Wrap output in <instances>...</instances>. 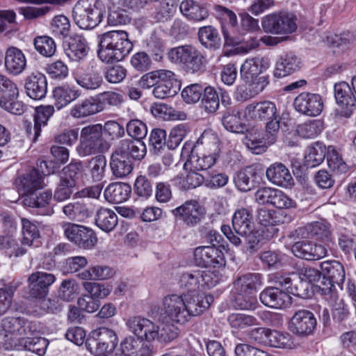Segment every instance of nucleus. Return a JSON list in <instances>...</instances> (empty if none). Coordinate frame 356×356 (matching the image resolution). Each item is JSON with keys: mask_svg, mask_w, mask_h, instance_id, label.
Masks as SVG:
<instances>
[{"mask_svg": "<svg viewBox=\"0 0 356 356\" xmlns=\"http://www.w3.org/2000/svg\"><path fill=\"white\" fill-rule=\"evenodd\" d=\"M133 43L124 31H111L98 36L97 56L105 63L123 60L132 50Z\"/></svg>", "mask_w": 356, "mask_h": 356, "instance_id": "obj_1", "label": "nucleus"}, {"mask_svg": "<svg viewBox=\"0 0 356 356\" xmlns=\"http://www.w3.org/2000/svg\"><path fill=\"white\" fill-rule=\"evenodd\" d=\"M323 280L318 286L317 292L329 302H335L338 298L334 284H342L345 281L346 273L342 264L336 260L325 261L321 264Z\"/></svg>", "mask_w": 356, "mask_h": 356, "instance_id": "obj_2", "label": "nucleus"}, {"mask_svg": "<svg viewBox=\"0 0 356 356\" xmlns=\"http://www.w3.org/2000/svg\"><path fill=\"white\" fill-rule=\"evenodd\" d=\"M105 7L100 0H79L73 8L75 24L82 29H92L102 21Z\"/></svg>", "mask_w": 356, "mask_h": 356, "instance_id": "obj_3", "label": "nucleus"}, {"mask_svg": "<svg viewBox=\"0 0 356 356\" xmlns=\"http://www.w3.org/2000/svg\"><path fill=\"white\" fill-rule=\"evenodd\" d=\"M110 147V143L103 136V127L101 124H90L81 129L80 143L76 148L80 156L104 153Z\"/></svg>", "mask_w": 356, "mask_h": 356, "instance_id": "obj_4", "label": "nucleus"}, {"mask_svg": "<svg viewBox=\"0 0 356 356\" xmlns=\"http://www.w3.org/2000/svg\"><path fill=\"white\" fill-rule=\"evenodd\" d=\"M168 58L172 62L182 65V67L188 73H202L206 70V57L191 45H182L171 49L168 52Z\"/></svg>", "mask_w": 356, "mask_h": 356, "instance_id": "obj_5", "label": "nucleus"}, {"mask_svg": "<svg viewBox=\"0 0 356 356\" xmlns=\"http://www.w3.org/2000/svg\"><path fill=\"white\" fill-rule=\"evenodd\" d=\"M118 343L115 331L99 327L92 331L85 341L86 349L94 356H112Z\"/></svg>", "mask_w": 356, "mask_h": 356, "instance_id": "obj_6", "label": "nucleus"}, {"mask_svg": "<svg viewBox=\"0 0 356 356\" xmlns=\"http://www.w3.org/2000/svg\"><path fill=\"white\" fill-rule=\"evenodd\" d=\"M296 20L293 13L276 12L266 15L261 19V27L266 33L289 34L296 31Z\"/></svg>", "mask_w": 356, "mask_h": 356, "instance_id": "obj_7", "label": "nucleus"}, {"mask_svg": "<svg viewBox=\"0 0 356 356\" xmlns=\"http://www.w3.org/2000/svg\"><path fill=\"white\" fill-rule=\"evenodd\" d=\"M257 220L264 226L261 232L265 234L266 240L272 238L278 232L276 225L289 223L293 220V216L286 213L285 211H275L265 208L257 210Z\"/></svg>", "mask_w": 356, "mask_h": 356, "instance_id": "obj_8", "label": "nucleus"}, {"mask_svg": "<svg viewBox=\"0 0 356 356\" xmlns=\"http://www.w3.org/2000/svg\"><path fill=\"white\" fill-rule=\"evenodd\" d=\"M221 231L227 239L235 246L242 245V239L244 241V251L250 254L256 253L261 247L262 240L266 239L265 234L261 232V229L255 230L254 228L248 231L245 234L236 235L229 225H223L221 227Z\"/></svg>", "mask_w": 356, "mask_h": 356, "instance_id": "obj_9", "label": "nucleus"}, {"mask_svg": "<svg viewBox=\"0 0 356 356\" xmlns=\"http://www.w3.org/2000/svg\"><path fill=\"white\" fill-rule=\"evenodd\" d=\"M63 227L65 236L79 248L90 250L97 243L96 233L90 227L72 222L64 224Z\"/></svg>", "mask_w": 356, "mask_h": 356, "instance_id": "obj_10", "label": "nucleus"}, {"mask_svg": "<svg viewBox=\"0 0 356 356\" xmlns=\"http://www.w3.org/2000/svg\"><path fill=\"white\" fill-rule=\"evenodd\" d=\"M232 102L227 91L221 92V104L225 107L222 111V124L229 131L243 134L248 130L246 125L242 122L241 111L236 106H230Z\"/></svg>", "mask_w": 356, "mask_h": 356, "instance_id": "obj_11", "label": "nucleus"}, {"mask_svg": "<svg viewBox=\"0 0 356 356\" xmlns=\"http://www.w3.org/2000/svg\"><path fill=\"white\" fill-rule=\"evenodd\" d=\"M56 280L55 275L51 273L39 270L32 273L27 279L30 296L36 299H44Z\"/></svg>", "mask_w": 356, "mask_h": 356, "instance_id": "obj_12", "label": "nucleus"}, {"mask_svg": "<svg viewBox=\"0 0 356 356\" xmlns=\"http://www.w3.org/2000/svg\"><path fill=\"white\" fill-rule=\"evenodd\" d=\"M216 244L200 246L194 250V259L197 266L204 268H220L225 266L224 253Z\"/></svg>", "mask_w": 356, "mask_h": 356, "instance_id": "obj_13", "label": "nucleus"}, {"mask_svg": "<svg viewBox=\"0 0 356 356\" xmlns=\"http://www.w3.org/2000/svg\"><path fill=\"white\" fill-rule=\"evenodd\" d=\"M317 321L313 312L307 309H299L291 317L289 330L300 337L312 334L316 327Z\"/></svg>", "mask_w": 356, "mask_h": 356, "instance_id": "obj_14", "label": "nucleus"}, {"mask_svg": "<svg viewBox=\"0 0 356 356\" xmlns=\"http://www.w3.org/2000/svg\"><path fill=\"white\" fill-rule=\"evenodd\" d=\"M177 220L188 227H193L204 217V209L195 200L186 201L182 205L172 210Z\"/></svg>", "mask_w": 356, "mask_h": 356, "instance_id": "obj_15", "label": "nucleus"}, {"mask_svg": "<svg viewBox=\"0 0 356 356\" xmlns=\"http://www.w3.org/2000/svg\"><path fill=\"white\" fill-rule=\"evenodd\" d=\"M262 180V172L258 165H248L237 171L234 176L236 188L241 192H248L256 188Z\"/></svg>", "mask_w": 356, "mask_h": 356, "instance_id": "obj_16", "label": "nucleus"}, {"mask_svg": "<svg viewBox=\"0 0 356 356\" xmlns=\"http://www.w3.org/2000/svg\"><path fill=\"white\" fill-rule=\"evenodd\" d=\"M295 109L301 114L307 116H317L323 108V102L321 95L316 93L302 92L294 99Z\"/></svg>", "mask_w": 356, "mask_h": 356, "instance_id": "obj_17", "label": "nucleus"}, {"mask_svg": "<svg viewBox=\"0 0 356 356\" xmlns=\"http://www.w3.org/2000/svg\"><path fill=\"white\" fill-rule=\"evenodd\" d=\"M15 184L17 191L23 198L45 186L44 177L36 168H33L18 177L15 179Z\"/></svg>", "mask_w": 356, "mask_h": 356, "instance_id": "obj_18", "label": "nucleus"}, {"mask_svg": "<svg viewBox=\"0 0 356 356\" xmlns=\"http://www.w3.org/2000/svg\"><path fill=\"white\" fill-rule=\"evenodd\" d=\"M295 257L308 261H315L327 255V250L324 245L303 240L296 242L291 247Z\"/></svg>", "mask_w": 356, "mask_h": 356, "instance_id": "obj_19", "label": "nucleus"}, {"mask_svg": "<svg viewBox=\"0 0 356 356\" xmlns=\"http://www.w3.org/2000/svg\"><path fill=\"white\" fill-rule=\"evenodd\" d=\"M334 90L337 104L341 108V115L350 117L356 109V97L350 86L346 81H341L335 83Z\"/></svg>", "mask_w": 356, "mask_h": 356, "instance_id": "obj_20", "label": "nucleus"}, {"mask_svg": "<svg viewBox=\"0 0 356 356\" xmlns=\"http://www.w3.org/2000/svg\"><path fill=\"white\" fill-rule=\"evenodd\" d=\"M247 114L254 121L268 122L280 119L275 104L271 101H261L252 103L246 106Z\"/></svg>", "mask_w": 356, "mask_h": 356, "instance_id": "obj_21", "label": "nucleus"}, {"mask_svg": "<svg viewBox=\"0 0 356 356\" xmlns=\"http://www.w3.org/2000/svg\"><path fill=\"white\" fill-rule=\"evenodd\" d=\"M261 302L273 309H285L291 303V297L279 287L268 286L259 294Z\"/></svg>", "mask_w": 356, "mask_h": 356, "instance_id": "obj_22", "label": "nucleus"}, {"mask_svg": "<svg viewBox=\"0 0 356 356\" xmlns=\"http://www.w3.org/2000/svg\"><path fill=\"white\" fill-rule=\"evenodd\" d=\"M52 198V191L46 190L39 193L33 192L26 195L23 198L22 203L26 207L35 209L38 214L51 216L54 213L53 207L50 205Z\"/></svg>", "mask_w": 356, "mask_h": 356, "instance_id": "obj_23", "label": "nucleus"}, {"mask_svg": "<svg viewBox=\"0 0 356 356\" xmlns=\"http://www.w3.org/2000/svg\"><path fill=\"white\" fill-rule=\"evenodd\" d=\"M63 49L68 58L74 61L83 59L90 51L86 39L81 35L73 34L63 40Z\"/></svg>", "mask_w": 356, "mask_h": 356, "instance_id": "obj_24", "label": "nucleus"}, {"mask_svg": "<svg viewBox=\"0 0 356 356\" xmlns=\"http://www.w3.org/2000/svg\"><path fill=\"white\" fill-rule=\"evenodd\" d=\"M114 151L134 163L143 160L147 153L143 140L130 138L120 140Z\"/></svg>", "mask_w": 356, "mask_h": 356, "instance_id": "obj_25", "label": "nucleus"}, {"mask_svg": "<svg viewBox=\"0 0 356 356\" xmlns=\"http://www.w3.org/2000/svg\"><path fill=\"white\" fill-rule=\"evenodd\" d=\"M180 81L175 78L174 72L164 70L156 86L154 88L152 93L159 99H165L173 97L180 90Z\"/></svg>", "mask_w": 356, "mask_h": 356, "instance_id": "obj_26", "label": "nucleus"}, {"mask_svg": "<svg viewBox=\"0 0 356 356\" xmlns=\"http://www.w3.org/2000/svg\"><path fill=\"white\" fill-rule=\"evenodd\" d=\"M76 83L86 90H96L103 84V77L97 65L88 64L79 70Z\"/></svg>", "mask_w": 356, "mask_h": 356, "instance_id": "obj_27", "label": "nucleus"}, {"mask_svg": "<svg viewBox=\"0 0 356 356\" xmlns=\"http://www.w3.org/2000/svg\"><path fill=\"white\" fill-rule=\"evenodd\" d=\"M127 325L129 330L143 341V340L152 341L156 339L158 334L156 325L145 318L140 316L130 318Z\"/></svg>", "mask_w": 356, "mask_h": 356, "instance_id": "obj_28", "label": "nucleus"}, {"mask_svg": "<svg viewBox=\"0 0 356 356\" xmlns=\"http://www.w3.org/2000/svg\"><path fill=\"white\" fill-rule=\"evenodd\" d=\"M163 307L165 312L172 321L179 323L188 321V313L182 295L172 294L165 297L163 299Z\"/></svg>", "mask_w": 356, "mask_h": 356, "instance_id": "obj_29", "label": "nucleus"}, {"mask_svg": "<svg viewBox=\"0 0 356 356\" xmlns=\"http://www.w3.org/2000/svg\"><path fill=\"white\" fill-rule=\"evenodd\" d=\"M184 301L188 318L190 316H196L202 314L209 307L214 299L213 296L197 293H184Z\"/></svg>", "mask_w": 356, "mask_h": 356, "instance_id": "obj_30", "label": "nucleus"}, {"mask_svg": "<svg viewBox=\"0 0 356 356\" xmlns=\"http://www.w3.org/2000/svg\"><path fill=\"white\" fill-rule=\"evenodd\" d=\"M24 88L26 95L31 99L40 100L43 99L47 92L46 76L40 73H32L25 79Z\"/></svg>", "mask_w": 356, "mask_h": 356, "instance_id": "obj_31", "label": "nucleus"}, {"mask_svg": "<svg viewBox=\"0 0 356 356\" xmlns=\"http://www.w3.org/2000/svg\"><path fill=\"white\" fill-rule=\"evenodd\" d=\"M270 65V59L266 56H256L248 59L241 65V75L246 82L252 81L264 71L266 70Z\"/></svg>", "mask_w": 356, "mask_h": 356, "instance_id": "obj_32", "label": "nucleus"}, {"mask_svg": "<svg viewBox=\"0 0 356 356\" xmlns=\"http://www.w3.org/2000/svg\"><path fill=\"white\" fill-rule=\"evenodd\" d=\"M268 180L272 184L284 188H290L293 184V179L284 164L275 162L266 170Z\"/></svg>", "mask_w": 356, "mask_h": 356, "instance_id": "obj_33", "label": "nucleus"}, {"mask_svg": "<svg viewBox=\"0 0 356 356\" xmlns=\"http://www.w3.org/2000/svg\"><path fill=\"white\" fill-rule=\"evenodd\" d=\"M4 65L7 72L19 75L26 67V59L21 49L15 47H8L5 54Z\"/></svg>", "mask_w": 356, "mask_h": 356, "instance_id": "obj_34", "label": "nucleus"}, {"mask_svg": "<svg viewBox=\"0 0 356 356\" xmlns=\"http://www.w3.org/2000/svg\"><path fill=\"white\" fill-rule=\"evenodd\" d=\"M300 59L292 52L282 55L277 60L273 75L275 78H283L300 69Z\"/></svg>", "mask_w": 356, "mask_h": 356, "instance_id": "obj_35", "label": "nucleus"}, {"mask_svg": "<svg viewBox=\"0 0 356 356\" xmlns=\"http://www.w3.org/2000/svg\"><path fill=\"white\" fill-rule=\"evenodd\" d=\"M264 284V276L259 273L238 274L233 282V290L257 293Z\"/></svg>", "mask_w": 356, "mask_h": 356, "instance_id": "obj_36", "label": "nucleus"}, {"mask_svg": "<svg viewBox=\"0 0 356 356\" xmlns=\"http://www.w3.org/2000/svg\"><path fill=\"white\" fill-rule=\"evenodd\" d=\"M120 349L126 356H152V354L151 346L132 336L125 337L121 341Z\"/></svg>", "mask_w": 356, "mask_h": 356, "instance_id": "obj_37", "label": "nucleus"}, {"mask_svg": "<svg viewBox=\"0 0 356 356\" xmlns=\"http://www.w3.org/2000/svg\"><path fill=\"white\" fill-rule=\"evenodd\" d=\"M179 9L186 18L195 22L202 21L209 16L206 6L197 0H183Z\"/></svg>", "mask_w": 356, "mask_h": 356, "instance_id": "obj_38", "label": "nucleus"}, {"mask_svg": "<svg viewBox=\"0 0 356 356\" xmlns=\"http://www.w3.org/2000/svg\"><path fill=\"white\" fill-rule=\"evenodd\" d=\"M131 186L124 182L110 184L104 191L105 199L110 203L120 204L127 201L131 194Z\"/></svg>", "mask_w": 356, "mask_h": 356, "instance_id": "obj_39", "label": "nucleus"}, {"mask_svg": "<svg viewBox=\"0 0 356 356\" xmlns=\"http://www.w3.org/2000/svg\"><path fill=\"white\" fill-rule=\"evenodd\" d=\"M102 111L97 95L86 98L74 105L70 114L74 118H81L93 115Z\"/></svg>", "mask_w": 356, "mask_h": 356, "instance_id": "obj_40", "label": "nucleus"}, {"mask_svg": "<svg viewBox=\"0 0 356 356\" xmlns=\"http://www.w3.org/2000/svg\"><path fill=\"white\" fill-rule=\"evenodd\" d=\"M254 226L252 214L248 209L241 208L235 211L232 217V227L237 235L245 234Z\"/></svg>", "mask_w": 356, "mask_h": 356, "instance_id": "obj_41", "label": "nucleus"}, {"mask_svg": "<svg viewBox=\"0 0 356 356\" xmlns=\"http://www.w3.org/2000/svg\"><path fill=\"white\" fill-rule=\"evenodd\" d=\"M135 163L113 151L111 156L110 166L113 176L124 178L131 173Z\"/></svg>", "mask_w": 356, "mask_h": 356, "instance_id": "obj_42", "label": "nucleus"}, {"mask_svg": "<svg viewBox=\"0 0 356 356\" xmlns=\"http://www.w3.org/2000/svg\"><path fill=\"white\" fill-rule=\"evenodd\" d=\"M84 175V162L73 159L68 165L62 169L60 178L76 186Z\"/></svg>", "mask_w": 356, "mask_h": 356, "instance_id": "obj_43", "label": "nucleus"}, {"mask_svg": "<svg viewBox=\"0 0 356 356\" xmlns=\"http://www.w3.org/2000/svg\"><path fill=\"white\" fill-rule=\"evenodd\" d=\"M198 38L202 46L205 48L216 51L220 49L221 39L218 30L212 26H206L199 29Z\"/></svg>", "mask_w": 356, "mask_h": 356, "instance_id": "obj_44", "label": "nucleus"}, {"mask_svg": "<svg viewBox=\"0 0 356 356\" xmlns=\"http://www.w3.org/2000/svg\"><path fill=\"white\" fill-rule=\"evenodd\" d=\"M223 90H217L211 86H206L201 100V107L207 114L215 113L220 106L221 102V92Z\"/></svg>", "mask_w": 356, "mask_h": 356, "instance_id": "obj_45", "label": "nucleus"}, {"mask_svg": "<svg viewBox=\"0 0 356 356\" xmlns=\"http://www.w3.org/2000/svg\"><path fill=\"white\" fill-rule=\"evenodd\" d=\"M234 293L232 302L236 309L254 310L259 307L256 293L240 290H234Z\"/></svg>", "mask_w": 356, "mask_h": 356, "instance_id": "obj_46", "label": "nucleus"}, {"mask_svg": "<svg viewBox=\"0 0 356 356\" xmlns=\"http://www.w3.org/2000/svg\"><path fill=\"white\" fill-rule=\"evenodd\" d=\"M325 145L321 142H316L309 146L305 156V165L307 168H314L320 165L327 155Z\"/></svg>", "mask_w": 356, "mask_h": 356, "instance_id": "obj_47", "label": "nucleus"}, {"mask_svg": "<svg viewBox=\"0 0 356 356\" xmlns=\"http://www.w3.org/2000/svg\"><path fill=\"white\" fill-rule=\"evenodd\" d=\"M79 95L78 90L69 86L56 87L53 90L54 106L59 110L78 98Z\"/></svg>", "mask_w": 356, "mask_h": 356, "instance_id": "obj_48", "label": "nucleus"}, {"mask_svg": "<svg viewBox=\"0 0 356 356\" xmlns=\"http://www.w3.org/2000/svg\"><path fill=\"white\" fill-rule=\"evenodd\" d=\"M22 245L34 248H38L42 245V240L38 227L29 220H22Z\"/></svg>", "mask_w": 356, "mask_h": 356, "instance_id": "obj_49", "label": "nucleus"}, {"mask_svg": "<svg viewBox=\"0 0 356 356\" xmlns=\"http://www.w3.org/2000/svg\"><path fill=\"white\" fill-rule=\"evenodd\" d=\"M217 159V155L212 154L206 155L201 152V150L192 158L188 159L184 165V168L187 169L190 166L191 169L195 170H207L213 166Z\"/></svg>", "mask_w": 356, "mask_h": 356, "instance_id": "obj_50", "label": "nucleus"}, {"mask_svg": "<svg viewBox=\"0 0 356 356\" xmlns=\"http://www.w3.org/2000/svg\"><path fill=\"white\" fill-rule=\"evenodd\" d=\"M63 212L70 220L81 222L92 216L88 204L76 202L70 203L63 207Z\"/></svg>", "mask_w": 356, "mask_h": 356, "instance_id": "obj_51", "label": "nucleus"}, {"mask_svg": "<svg viewBox=\"0 0 356 356\" xmlns=\"http://www.w3.org/2000/svg\"><path fill=\"white\" fill-rule=\"evenodd\" d=\"M117 214L112 210L100 208L96 213L95 224L102 230L109 232L118 225Z\"/></svg>", "mask_w": 356, "mask_h": 356, "instance_id": "obj_52", "label": "nucleus"}, {"mask_svg": "<svg viewBox=\"0 0 356 356\" xmlns=\"http://www.w3.org/2000/svg\"><path fill=\"white\" fill-rule=\"evenodd\" d=\"M18 350H24L35 353L40 356L45 353L47 342L42 337H22L16 344Z\"/></svg>", "mask_w": 356, "mask_h": 356, "instance_id": "obj_53", "label": "nucleus"}, {"mask_svg": "<svg viewBox=\"0 0 356 356\" xmlns=\"http://www.w3.org/2000/svg\"><path fill=\"white\" fill-rule=\"evenodd\" d=\"M179 284L180 287L186 291L185 293H198L202 289L200 270L183 273L180 277Z\"/></svg>", "mask_w": 356, "mask_h": 356, "instance_id": "obj_54", "label": "nucleus"}, {"mask_svg": "<svg viewBox=\"0 0 356 356\" xmlns=\"http://www.w3.org/2000/svg\"><path fill=\"white\" fill-rule=\"evenodd\" d=\"M85 168H88L94 181H100L104 177L106 167V159L103 155H97L84 162Z\"/></svg>", "mask_w": 356, "mask_h": 356, "instance_id": "obj_55", "label": "nucleus"}, {"mask_svg": "<svg viewBox=\"0 0 356 356\" xmlns=\"http://www.w3.org/2000/svg\"><path fill=\"white\" fill-rule=\"evenodd\" d=\"M267 345L274 348H291L293 345L291 336L287 332H281L269 329Z\"/></svg>", "mask_w": 356, "mask_h": 356, "instance_id": "obj_56", "label": "nucleus"}, {"mask_svg": "<svg viewBox=\"0 0 356 356\" xmlns=\"http://www.w3.org/2000/svg\"><path fill=\"white\" fill-rule=\"evenodd\" d=\"M326 159L328 167L332 171L338 174L348 171V165L333 146H328Z\"/></svg>", "mask_w": 356, "mask_h": 356, "instance_id": "obj_57", "label": "nucleus"}, {"mask_svg": "<svg viewBox=\"0 0 356 356\" xmlns=\"http://www.w3.org/2000/svg\"><path fill=\"white\" fill-rule=\"evenodd\" d=\"M35 50L42 56L51 57L56 51V44L54 40L49 36H37L33 40Z\"/></svg>", "mask_w": 356, "mask_h": 356, "instance_id": "obj_58", "label": "nucleus"}, {"mask_svg": "<svg viewBox=\"0 0 356 356\" xmlns=\"http://www.w3.org/2000/svg\"><path fill=\"white\" fill-rule=\"evenodd\" d=\"M54 112V106L51 105L40 106L36 108L33 120L35 122V136H40L42 126H45L49 118Z\"/></svg>", "mask_w": 356, "mask_h": 356, "instance_id": "obj_59", "label": "nucleus"}, {"mask_svg": "<svg viewBox=\"0 0 356 356\" xmlns=\"http://www.w3.org/2000/svg\"><path fill=\"white\" fill-rule=\"evenodd\" d=\"M227 321L232 328L237 330H243L258 325V321L254 316L240 313L230 314L227 318Z\"/></svg>", "mask_w": 356, "mask_h": 356, "instance_id": "obj_60", "label": "nucleus"}, {"mask_svg": "<svg viewBox=\"0 0 356 356\" xmlns=\"http://www.w3.org/2000/svg\"><path fill=\"white\" fill-rule=\"evenodd\" d=\"M175 9L176 7L171 0H162L152 17L156 22H164L171 18Z\"/></svg>", "mask_w": 356, "mask_h": 356, "instance_id": "obj_61", "label": "nucleus"}, {"mask_svg": "<svg viewBox=\"0 0 356 356\" xmlns=\"http://www.w3.org/2000/svg\"><path fill=\"white\" fill-rule=\"evenodd\" d=\"M78 291L79 285L75 280L65 279L60 285L58 296L62 300L70 302L75 298Z\"/></svg>", "mask_w": 356, "mask_h": 356, "instance_id": "obj_62", "label": "nucleus"}, {"mask_svg": "<svg viewBox=\"0 0 356 356\" xmlns=\"http://www.w3.org/2000/svg\"><path fill=\"white\" fill-rule=\"evenodd\" d=\"M310 238L319 241H328L331 231L328 223L323 221H316L309 224Z\"/></svg>", "mask_w": 356, "mask_h": 356, "instance_id": "obj_63", "label": "nucleus"}, {"mask_svg": "<svg viewBox=\"0 0 356 356\" xmlns=\"http://www.w3.org/2000/svg\"><path fill=\"white\" fill-rule=\"evenodd\" d=\"M205 85L193 83L186 86L181 92V97L187 104H195L202 100Z\"/></svg>", "mask_w": 356, "mask_h": 356, "instance_id": "obj_64", "label": "nucleus"}]
</instances>
